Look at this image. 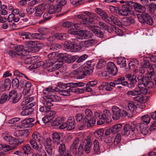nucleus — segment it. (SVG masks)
Instances as JSON below:
<instances>
[{"label":"nucleus","mask_w":156,"mask_h":156,"mask_svg":"<svg viewBox=\"0 0 156 156\" xmlns=\"http://www.w3.org/2000/svg\"><path fill=\"white\" fill-rule=\"evenodd\" d=\"M54 90L50 87L43 90L42 94L44 95L43 98L44 100V105L52 106L53 105L52 102H59L61 100L59 96L54 94Z\"/></svg>","instance_id":"obj_1"},{"label":"nucleus","mask_w":156,"mask_h":156,"mask_svg":"<svg viewBox=\"0 0 156 156\" xmlns=\"http://www.w3.org/2000/svg\"><path fill=\"white\" fill-rule=\"evenodd\" d=\"M92 72L93 67L91 66V62L88 61L78 69L72 71L70 75L71 77H73L78 74V79H82L87 74H90Z\"/></svg>","instance_id":"obj_2"},{"label":"nucleus","mask_w":156,"mask_h":156,"mask_svg":"<svg viewBox=\"0 0 156 156\" xmlns=\"http://www.w3.org/2000/svg\"><path fill=\"white\" fill-rule=\"evenodd\" d=\"M85 112L86 116L83 121V125L80 129H82L86 126L87 127L92 126L96 122L95 119L92 117V113L89 109H86Z\"/></svg>","instance_id":"obj_3"},{"label":"nucleus","mask_w":156,"mask_h":156,"mask_svg":"<svg viewBox=\"0 0 156 156\" xmlns=\"http://www.w3.org/2000/svg\"><path fill=\"white\" fill-rule=\"evenodd\" d=\"M153 66L152 65L148 62H145L143 66V68L147 69L148 73L150 76L145 83V85L148 88H151L154 85V83L150 80L151 78L154 74V71Z\"/></svg>","instance_id":"obj_4"},{"label":"nucleus","mask_w":156,"mask_h":156,"mask_svg":"<svg viewBox=\"0 0 156 156\" xmlns=\"http://www.w3.org/2000/svg\"><path fill=\"white\" fill-rule=\"evenodd\" d=\"M17 54L18 56H24L29 55V52L34 53L38 51V49L37 47H29L27 51L24 49L22 45H16L15 47Z\"/></svg>","instance_id":"obj_5"},{"label":"nucleus","mask_w":156,"mask_h":156,"mask_svg":"<svg viewBox=\"0 0 156 156\" xmlns=\"http://www.w3.org/2000/svg\"><path fill=\"white\" fill-rule=\"evenodd\" d=\"M17 54L18 56H24L29 55V52L34 53L38 51V49L37 47H29L27 51L24 49L22 45H16L15 47Z\"/></svg>","instance_id":"obj_6"},{"label":"nucleus","mask_w":156,"mask_h":156,"mask_svg":"<svg viewBox=\"0 0 156 156\" xmlns=\"http://www.w3.org/2000/svg\"><path fill=\"white\" fill-rule=\"evenodd\" d=\"M68 32L71 34L75 35L76 38L81 39L89 38L92 35L91 32L87 30H81L77 31L72 29L69 30Z\"/></svg>","instance_id":"obj_7"},{"label":"nucleus","mask_w":156,"mask_h":156,"mask_svg":"<svg viewBox=\"0 0 156 156\" xmlns=\"http://www.w3.org/2000/svg\"><path fill=\"white\" fill-rule=\"evenodd\" d=\"M91 140L90 137L87 136L86 137L83 141V145L81 144L80 145L78 151H83V146L84 147V150L85 152L87 154L89 153L90 151L92 146Z\"/></svg>","instance_id":"obj_8"},{"label":"nucleus","mask_w":156,"mask_h":156,"mask_svg":"<svg viewBox=\"0 0 156 156\" xmlns=\"http://www.w3.org/2000/svg\"><path fill=\"white\" fill-rule=\"evenodd\" d=\"M110 9L113 10H118V13L120 15L126 16L128 15L130 11L129 8V6L127 5H122L121 8L119 9L118 8L113 6H111Z\"/></svg>","instance_id":"obj_9"},{"label":"nucleus","mask_w":156,"mask_h":156,"mask_svg":"<svg viewBox=\"0 0 156 156\" xmlns=\"http://www.w3.org/2000/svg\"><path fill=\"white\" fill-rule=\"evenodd\" d=\"M138 18L140 22L142 23H146L149 25H151L153 24V20L150 15L147 13H143L140 16H138Z\"/></svg>","instance_id":"obj_10"},{"label":"nucleus","mask_w":156,"mask_h":156,"mask_svg":"<svg viewBox=\"0 0 156 156\" xmlns=\"http://www.w3.org/2000/svg\"><path fill=\"white\" fill-rule=\"evenodd\" d=\"M136 128V125L134 123H132L131 125L129 124H126L124 127L123 130L121 133L122 135L127 136L129 135L131 132L134 131Z\"/></svg>","instance_id":"obj_11"},{"label":"nucleus","mask_w":156,"mask_h":156,"mask_svg":"<svg viewBox=\"0 0 156 156\" xmlns=\"http://www.w3.org/2000/svg\"><path fill=\"white\" fill-rule=\"evenodd\" d=\"M21 94L15 90H12L9 92V97L12 98V102L16 104L19 101L21 98Z\"/></svg>","instance_id":"obj_12"},{"label":"nucleus","mask_w":156,"mask_h":156,"mask_svg":"<svg viewBox=\"0 0 156 156\" xmlns=\"http://www.w3.org/2000/svg\"><path fill=\"white\" fill-rule=\"evenodd\" d=\"M34 119L32 118H29L25 119L21 121V125H18L17 127L19 128H22L23 127H31L33 126L34 123Z\"/></svg>","instance_id":"obj_13"},{"label":"nucleus","mask_w":156,"mask_h":156,"mask_svg":"<svg viewBox=\"0 0 156 156\" xmlns=\"http://www.w3.org/2000/svg\"><path fill=\"white\" fill-rule=\"evenodd\" d=\"M85 83L82 82L70 83H61L59 84V86H61L63 88H67L68 87H71L74 89V87H83Z\"/></svg>","instance_id":"obj_14"},{"label":"nucleus","mask_w":156,"mask_h":156,"mask_svg":"<svg viewBox=\"0 0 156 156\" xmlns=\"http://www.w3.org/2000/svg\"><path fill=\"white\" fill-rule=\"evenodd\" d=\"M107 69L109 73L113 76L116 75L118 73L117 68L113 62H109L108 63Z\"/></svg>","instance_id":"obj_15"},{"label":"nucleus","mask_w":156,"mask_h":156,"mask_svg":"<svg viewBox=\"0 0 156 156\" xmlns=\"http://www.w3.org/2000/svg\"><path fill=\"white\" fill-rule=\"evenodd\" d=\"M101 117V119L105 121L106 123H109L112 121L111 114L108 110H104Z\"/></svg>","instance_id":"obj_16"},{"label":"nucleus","mask_w":156,"mask_h":156,"mask_svg":"<svg viewBox=\"0 0 156 156\" xmlns=\"http://www.w3.org/2000/svg\"><path fill=\"white\" fill-rule=\"evenodd\" d=\"M113 112L112 118L114 120L119 119L121 116L120 114V109L118 107L115 106H113L112 108Z\"/></svg>","instance_id":"obj_17"},{"label":"nucleus","mask_w":156,"mask_h":156,"mask_svg":"<svg viewBox=\"0 0 156 156\" xmlns=\"http://www.w3.org/2000/svg\"><path fill=\"white\" fill-rule=\"evenodd\" d=\"M96 42V40L92 39L82 41L80 42V44L82 47L88 48L93 45Z\"/></svg>","instance_id":"obj_18"},{"label":"nucleus","mask_w":156,"mask_h":156,"mask_svg":"<svg viewBox=\"0 0 156 156\" xmlns=\"http://www.w3.org/2000/svg\"><path fill=\"white\" fill-rule=\"evenodd\" d=\"M67 130H72L74 129L75 127L74 119L72 117H69L67 121Z\"/></svg>","instance_id":"obj_19"},{"label":"nucleus","mask_w":156,"mask_h":156,"mask_svg":"<svg viewBox=\"0 0 156 156\" xmlns=\"http://www.w3.org/2000/svg\"><path fill=\"white\" fill-rule=\"evenodd\" d=\"M44 7L41 4L34 8L35 12L34 15L36 16H41L44 12Z\"/></svg>","instance_id":"obj_20"},{"label":"nucleus","mask_w":156,"mask_h":156,"mask_svg":"<svg viewBox=\"0 0 156 156\" xmlns=\"http://www.w3.org/2000/svg\"><path fill=\"white\" fill-rule=\"evenodd\" d=\"M115 87V84L113 82H110L109 83H106L105 84H103L99 87L100 90L105 89L107 91H110L112 90L113 87Z\"/></svg>","instance_id":"obj_21"},{"label":"nucleus","mask_w":156,"mask_h":156,"mask_svg":"<svg viewBox=\"0 0 156 156\" xmlns=\"http://www.w3.org/2000/svg\"><path fill=\"white\" fill-rule=\"evenodd\" d=\"M58 151L61 156H70L68 151L66 150L65 146L64 144H60L59 147Z\"/></svg>","instance_id":"obj_22"},{"label":"nucleus","mask_w":156,"mask_h":156,"mask_svg":"<svg viewBox=\"0 0 156 156\" xmlns=\"http://www.w3.org/2000/svg\"><path fill=\"white\" fill-rule=\"evenodd\" d=\"M23 56V58L25 59V63L27 64H30L34 63L37 61V59L38 58V57L37 56L27 58H26V55H25V56Z\"/></svg>","instance_id":"obj_23"},{"label":"nucleus","mask_w":156,"mask_h":156,"mask_svg":"<svg viewBox=\"0 0 156 156\" xmlns=\"http://www.w3.org/2000/svg\"><path fill=\"white\" fill-rule=\"evenodd\" d=\"M136 129L137 130L140 129L143 135H146L148 133V128L146 126H144L140 123L136 125Z\"/></svg>","instance_id":"obj_24"},{"label":"nucleus","mask_w":156,"mask_h":156,"mask_svg":"<svg viewBox=\"0 0 156 156\" xmlns=\"http://www.w3.org/2000/svg\"><path fill=\"white\" fill-rule=\"evenodd\" d=\"M80 142L79 138L76 137L73 140V143L70 147V150L73 151L74 153L76 152V148L78 147Z\"/></svg>","instance_id":"obj_25"},{"label":"nucleus","mask_w":156,"mask_h":156,"mask_svg":"<svg viewBox=\"0 0 156 156\" xmlns=\"http://www.w3.org/2000/svg\"><path fill=\"white\" fill-rule=\"evenodd\" d=\"M31 87V83L29 81L26 82L24 86L23 93L24 94V97L26 98V95H29V92L30 90Z\"/></svg>","instance_id":"obj_26"},{"label":"nucleus","mask_w":156,"mask_h":156,"mask_svg":"<svg viewBox=\"0 0 156 156\" xmlns=\"http://www.w3.org/2000/svg\"><path fill=\"white\" fill-rule=\"evenodd\" d=\"M32 139L34 140V141H38L40 143H41L43 141V137L39 133L36 132L33 133L32 135Z\"/></svg>","instance_id":"obj_27"},{"label":"nucleus","mask_w":156,"mask_h":156,"mask_svg":"<svg viewBox=\"0 0 156 156\" xmlns=\"http://www.w3.org/2000/svg\"><path fill=\"white\" fill-rule=\"evenodd\" d=\"M66 118L63 117H59L56 118L51 123V125L53 126H58L63 123Z\"/></svg>","instance_id":"obj_28"},{"label":"nucleus","mask_w":156,"mask_h":156,"mask_svg":"<svg viewBox=\"0 0 156 156\" xmlns=\"http://www.w3.org/2000/svg\"><path fill=\"white\" fill-rule=\"evenodd\" d=\"M95 11L97 14L101 16L102 19L103 20L107 17L108 15L106 12L100 8H96L95 9Z\"/></svg>","instance_id":"obj_29"},{"label":"nucleus","mask_w":156,"mask_h":156,"mask_svg":"<svg viewBox=\"0 0 156 156\" xmlns=\"http://www.w3.org/2000/svg\"><path fill=\"white\" fill-rule=\"evenodd\" d=\"M74 92V89L71 87H69L66 90H59V94L64 96H69L70 95V92Z\"/></svg>","instance_id":"obj_30"},{"label":"nucleus","mask_w":156,"mask_h":156,"mask_svg":"<svg viewBox=\"0 0 156 156\" xmlns=\"http://www.w3.org/2000/svg\"><path fill=\"white\" fill-rule=\"evenodd\" d=\"M140 93H138L139 95L141 94H147L148 92V90L145 84H139L137 88Z\"/></svg>","instance_id":"obj_31"},{"label":"nucleus","mask_w":156,"mask_h":156,"mask_svg":"<svg viewBox=\"0 0 156 156\" xmlns=\"http://www.w3.org/2000/svg\"><path fill=\"white\" fill-rule=\"evenodd\" d=\"M84 14L88 16L90 19L97 20H98L100 19V18L98 15L95 13L91 12L88 11H85L84 12Z\"/></svg>","instance_id":"obj_32"},{"label":"nucleus","mask_w":156,"mask_h":156,"mask_svg":"<svg viewBox=\"0 0 156 156\" xmlns=\"http://www.w3.org/2000/svg\"><path fill=\"white\" fill-rule=\"evenodd\" d=\"M59 54L56 52H52L48 54V57L49 59L48 60H51L52 62L55 63L57 60L59 56Z\"/></svg>","instance_id":"obj_33"},{"label":"nucleus","mask_w":156,"mask_h":156,"mask_svg":"<svg viewBox=\"0 0 156 156\" xmlns=\"http://www.w3.org/2000/svg\"><path fill=\"white\" fill-rule=\"evenodd\" d=\"M3 136L4 139L8 142L10 144L14 145V144H16V143H15V140L8 134H6L5 133H4L3 134Z\"/></svg>","instance_id":"obj_34"},{"label":"nucleus","mask_w":156,"mask_h":156,"mask_svg":"<svg viewBox=\"0 0 156 156\" xmlns=\"http://www.w3.org/2000/svg\"><path fill=\"white\" fill-rule=\"evenodd\" d=\"M76 19H79L81 23L83 24H86L87 18L85 17V16L83 14H77L75 16Z\"/></svg>","instance_id":"obj_35"},{"label":"nucleus","mask_w":156,"mask_h":156,"mask_svg":"<svg viewBox=\"0 0 156 156\" xmlns=\"http://www.w3.org/2000/svg\"><path fill=\"white\" fill-rule=\"evenodd\" d=\"M135 7V10L137 12L142 13V14L145 13L144 12H145L146 9L144 6L139 3H136Z\"/></svg>","instance_id":"obj_36"},{"label":"nucleus","mask_w":156,"mask_h":156,"mask_svg":"<svg viewBox=\"0 0 156 156\" xmlns=\"http://www.w3.org/2000/svg\"><path fill=\"white\" fill-rule=\"evenodd\" d=\"M91 30L97 37L101 38H102L104 37L103 33L99 30L94 27L92 28Z\"/></svg>","instance_id":"obj_37"},{"label":"nucleus","mask_w":156,"mask_h":156,"mask_svg":"<svg viewBox=\"0 0 156 156\" xmlns=\"http://www.w3.org/2000/svg\"><path fill=\"white\" fill-rule=\"evenodd\" d=\"M44 105L41 106L39 109V111L44 114L47 113L50 110L51 108L50 106H48L46 105H44V100L43 99Z\"/></svg>","instance_id":"obj_38"},{"label":"nucleus","mask_w":156,"mask_h":156,"mask_svg":"<svg viewBox=\"0 0 156 156\" xmlns=\"http://www.w3.org/2000/svg\"><path fill=\"white\" fill-rule=\"evenodd\" d=\"M134 22V20L131 18L126 17L123 19V24L125 26H128Z\"/></svg>","instance_id":"obj_39"},{"label":"nucleus","mask_w":156,"mask_h":156,"mask_svg":"<svg viewBox=\"0 0 156 156\" xmlns=\"http://www.w3.org/2000/svg\"><path fill=\"white\" fill-rule=\"evenodd\" d=\"M117 62L121 67H125L126 66V59L123 57L118 58L117 60Z\"/></svg>","instance_id":"obj_40"},{"label":"nucleus","mask_w":156,"mask_h":156,"mask_svg":"<svg viewBox=\"0 0 156 156\" xmlns=\"http://www.w3.org/2000/svg\"><path fill=\"white\" fill-rule=\"evenodd\" d=\"M23 151L27 154L29 155L30 154L33 153L34 150L32 149L29 144H28L22 148Z\"/></svg>","instance_id":"obj_41"},{"label":"nucleus","mask_w":156,"mask_h":156,"mask_svg":"<svg viewBox=\"0 0 156 156\" xmlns=\"http://www.w3.org/2000/svg\"><path fill=\"white\" fill-rule=\"evenodd\" d=\"M61 8L57 6L55 7L53 5H52L49 8L48 13L51 14L55 12H59L61 11Z\"/></svg>","instance_id":"obj_42"},{"label":"nucleus","mask_w":156,"mask_h":156,"mask_svg":"<svg viewBox=\"0 0 156 156\" xmlns=\"http://www.w3.org/2000/svg\"><path fill=\"white\" fill-rule=\"evenodd\" d=\"M28 101H28L27 98L22 102L21 104V105L25 106L27 108H31L35 105V102H32L31 103H29Z\"/></svg>","instance_id":"obj_43"},{"label":"nucleus","mask_w":156,"mask_h":156,"mask_svg":"<svg viewBox=\"0 0 156 156\" xmlns=\"http://www.w3.org/2000/svg\"><path fill=\"white\" fill-rule=\"evenodd\" d=\"M62 65L63 64L62 62H58L53 67L48 69V71L49 72H54L60 68L62 67Z\"/></svg>","instance_id":"obj_44"},{"label":"nucleus","mask_w":156,"mask_h":156,"mask_svg":"<svg viewBox=\"0 0 156 156\" xmlns=\"http://www.w3.org/2000/svg\"><path fill=\"white\" fill-rule=\"evenodd\" d=\"M54 34L55 38L59 40H65L68 37L67 34L64 33H56Z\"/></svg>","instance_id":"obj_45"},{"label":"nucleus","mask_w":156,"mask_h":156,"mask_svg":"<svg viewBox=\"0 0 156 156\" xmlns=\"http://www.w3.org/2000/svg\"><path fill=\"white\" fill-rule=\"evenodd\" d=\"M11 86V81L9 79H6L4 81V85H2L1 90L2 91H5L6 88H9Z\"/></svg>","instance_id":"obj_46"},{"label":"nucleus","mask_w":156,"mask_h":156,"mask_svg":"<svg viewBox=\"0 0 156 156\" xmlns=\"http://www.w3.org/2000/svg\"><path fill=\"white\" fill-rule=\"evenodd\" d=\"M0 148L1 151H3L5 152H7L12 149L13 148L9 145L5 144H0Z\"/></svg>","instance_id":"obj_47"},{"label":"nucleus","mask_w":156,"mask_h":156,"mask_svg":"<svg viewBox=\"0 0 156 156\" xmlns=\"http://www.w3.org/2000/svg\"><path fill=\"white\" fill-rule=\"evenodd\" d=\"M122 126L120 124H118L115 125L112 128V133L113 134H115L119 132L122 128Z\"/></svg>","instance_id":"obj_48"},{"label":"nucleus","mask_w":156,"mask_h":156,"mask_svg":"<svg viewBox=\"0 0 156 156\" xmlns=\"http://www.w3.org/2000/svg\"><path fill=\"white\" fill-rule=\"evenodd\" d=\"M63 59L66 62L68 63H72L75 60V58L74 56H67V57H65Z\"/></svg>","instance_id":"obj_49"},{"label":"nucleus","mask_w":156,"mask_h":156,"mask_svg":"<svg viewBox=\"0 0 156 156\" xmlns=\"http://www.w3.org/2000/svg\"><path fill=\"white\" fill-rule=\"evenodd\" d=\"M104 134V130L102 129H100L96 130L94 132L95 136L98 138L101 139Z\"/></svg>","instance_id":"obj_50"},{"label":"nucleus","mask_w":156,"mask_h":156,"mask_svg":"<svg viewBox=\"0 0 156 156\" xmlns=\"http://www.w3.org/2000/svg\"><path fill=\"white\" fill-rule=\"evenodd\" d=\"M140 93L137 88H135L133 90H129L127 92L126 94L128 95L135 96L139 95Z\"/></svg>","instance_id":"obj_51"},{"label":"nucleus","mask_w":156,"mask_h":156,"mask_svg":"<svg viewBox=\"0 0 156 156\" xmlns=\"http://www.w3.org/2000/svg\"><path fill=\"white\" fill-rule=\"evenodd\" d=\"M148 77L149 76H144V75L141 74L137 77V79L140 83H142L141 84H145V83L147 81V79Z\"/></svg>","instance_id":"obj_52"},{"label":"nucleus","mask_w":156,"mask_h":156,"mask_svg":"<svg viewBox=\"0 0 156 156\" xmlns=\"http://www.w3.org/2000/svg\"><path fill=\"white\" fill-rule=\"evenodd\" d=\"M20 35L22 37V38L23 39H31V34L29 32H22L20 33Z\"/></svg>","instance_id":"obj_53"},{"label":"nucleus","mask_w":156,"mask_h":156,"mask_svg":"<svg viewBox=\"0 0 156 156\" xmlns=\"http://www.w3.org/2000/svg\"><path fill=\"white\" fill-rule=\"evenodd\" d=\"M37 153L38 154L39 156H47V154L45 151L42 147H39V149L37 150Z\"/></svg>","instance_id":"obj_54"},{"label":"nucleus","mask_w":156,"mask_h":156,"mask_svg":"<svg viewBox=\"0 0 156 156\" xmlns=\"http://www.w3.org/2000/svg\"><path fill=\"white\" fill-rule=\"evenodd\" d=\"M54 63L51 60H48L46 61V62H44V64L43 65V68L44 69H46L48 67H50V69L51 68V66Z\"/></svg>","instance_id":"obj_55"},{"label":"nucleus","mask_w":156,"mask_h":156,"mask_svg":"<svg viewBox=\"0 0 156 156\" xmlns=\"http://www.w3.org/2000/svg\"><path fill=\"white\" fill-rule=\"evenodd\" d=\"M30 108H27L22 111L21 113V115H28L30 114L32 112V110Z\"/></svg>","instance_id":"obj_56"},{"label":"nucleus","mask_w":156,"mask_h":156,"mask_svg":"<svg viewBox=\"0 0 156 156\" xmlns=\"http://www.w3.org/2000/svg\"><path fill=\"white\" fill-rule=\"evenodd\" d=\"M43 17L44 19V20L40 21L39 23H43L44 20L47 21L51 19V14L49 13H45L43 15Z\"/></svg>","instance_id":"obj_57"},{"label":"nucleus","mask_w":156,"mask_h":156,"mask_svg":"<svg viewBox=\"0 0 156 156\" xmlns=\"http://www.w3.org/2000/svg\"><path fill=\"white\" fill-rule=\"evenodd\" d=\"M10 98L9 97V96H8L6 94H4L1 97L0 100V103H3L6 101H8Z\"/></svg>","instance_id":"obj_58"},{"label":"nucleus","mask_w":156,"mask_h":156,"mask_svg":"<svg viewBox=\"0 0 156 156\" xmlns=\"http://www.w3.org/2000/svg\"><path fill=\"white\" fill-rule=\"evenodd\" d=\"M94 151L96 152H98L100 150L99 143L98 141L97 140H94Z\"/></svg>","instance_id":"obj_59"},{"label":"nucleus","mask_w":156,"mask_h":156,"mask_svg":"<svg viewBox=\"0 0 156 156\" xmlns=\"http://www.w3.org/2000/svg\"><path fill=\"white\" fill-rule=\"evenodd\" d=\"M64 46L69 51L72 52L71 49L72 48L73 44L71 42H65L64 44Z\"/></svg>","instance_id":"obj_60"},{"label":"nucleus","mask_w":156,"mask_h":156,"mask_svg":"<svg viewBox=\"0 0 156 156\" xmlns=\"http://www.w3.org/2000/svg\"><path fill=\"white\" fill-rule=\"evenodd\" d=\"M30 143L32 147L34 149L37 150L39 147L37 143L34 140H31L30 141Z\"/></svg>","instance_id":"obj_61"},{"label":"nucleus","mask_w":156,"mask_h":156,"mask_svg":"<svg viewBox=\"0 0 156 156\" xmlns=\"http://www.w3.org/2000/svg\"><path fill=\"white\" fill-rule=\"evenodd\" d=\"M52 139L55 141H59L60 139V136L58 133L55 132L52 134Z\"/></svg>","instance_id":"obj_62"},{"label":"nucleus","mask_w":156,"mask_h":156,"mask_svg":"<svg viewBox=\"0 0 156 156\" xmlns=\"http://www.w3.org/2000/svg\"><path fill=\"white\" fill-rule=\"evenodd\" d=\"M81 46L76 44H73L72 48L71 49L72 52L78 51H80L81 49Z\"/></svg>","instance_id":"obj_63"},{"label":"nucleus","mask_w":156,"mask_h":156,"mask_svg":"<svg viewBox=\"0 0 156 156\" xmlns=\"http://www.w3.org/2000/svg\"><path fill=\"white\" fill-rule=\"evenodd\" d=\"M61 46L59 44L54 43L52 44L50 47V49L53 50H57L61 48Z\"/></svg>","instance_id":"obj_64"}]
</instances>
